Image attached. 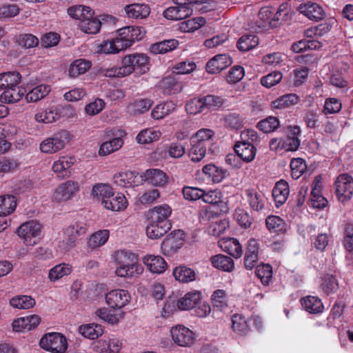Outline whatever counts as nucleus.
Segmentation results:
<instances>
[{"mask_svg":"<svg viewBox=\"0 0 353 353\" xmlns=\"http://www.w3.org/2000/svg\"><path fill=\"white\" fill-rule=\"evenodd\" d=\"M79 332L85 338L94 339L102 334L103 330L101 325L97 324H88L79 327Z\"/></svg>","mask_w":353,"mask_h":353,"instance_id":"52","label":"nucleus"},{"mask_svg":"<svg viewBox=\"0 0 353 353\" xmlns=\"http://www.w3.org/2000/svg\"><path fill=\"white\" fill-rule=\"evenodd\" d=\"M255 274L264 285H269L272 278V268L269 264L257 265Z\"/></svg>","mask_w":353,"mask_h":353,"instance_id":"54","label":"nucleus"},{"mask_svg":"<svg viewBox=\"0 0 353 353\" xmlns=\"http://www.w3.org/2000/svg\"><path fill=\"white\" fill-rule=\"evenodd\" d=\"M101 24V21L92 15L91 17L83 19L79 26L82 31L87 34H96L99 31Z\"/></svg>","mask_w":353,"mask_h":353,"instance_id":"45","label":"nucleus"},{"mask_svg":"<svg viewBox=\"0 0 353 353\" xmlns=\"http://www.w3.org/2000/svg\"><path fill=\"white\" fill-rule=\"evenodd\" d=\"M288 135L284 141V150L286 152L296 151L300 146L301 129L298 125L289 126L288 128Z\"/></svg>","mask_w":353,"mask_h":353,"instance_id":"12","label":"nucleus"},{"mask_svg":"<svg viewBox=\"0 0 353 353\" xmlns=\"http://www.w3.org/2000/svg\"><path fill=\"white\" fill-rule=\"evenodd\" d=\"M201 299L199 292H190L177 301V307L181 310H188L194 307Z\"/></svg>","mask_w":353,"mask_h":353,"instance_id":"28","label":"nucleus"},{"mask_svg":"<svg viewBox=\"0 0 353 353\" xmlns=\"http://www.w3.org/2000/svg\"><path fill=\"white\" fill-rule=\"evenodd\" d=\"M245 194L252 210L261 212L265 208L266 200L263 194L258 192L254 189H248L245 191Z\"/></svg>","mask_w":353,"mask_h":353,"instance_id":"20","label":"nucleus"},{"mask_svg":"<svg viewBox=\"0 0 353 353\" xmlns=\"http://www.w3.org/2000/svg\"><path fill=\"white\" fill-rule=\"evenodd\" d=\"M161 86L164 92L172 94L179 92L181 90V85L173 77L168 76L161 82Z\"/></svg>","mask_w":353,"mask_h":353,"instance_id":"57","label":"nucleus"},{"mask_svg":"<svg viewBox=\"0 0 353 353\" xmlns=\"http://www.w3.org/2000/svg\"><path fill=\"white\" fill-rule=\"evenodd\" d=\"M301 305L305 311L311 314L321 313L323 305L321 300L314 296H307L301 300Z\"/></svg>","mask_w":353,"mask_h":353,"instance_id":"26","label":"nucleus"},{"mask_svg":"<svg viewBox=\"0 0 353 353\" xmlns=\"http://www.w3.org/2000/svg\"><path fill=\"white\" fill-rule=\"evenodd\" d=\"M300 12L303 14L310 20L318 21L324 17L323 8L315 3H308L301 5L299 7Z\"/></svg>","mask_w":353,"mask_h":353,"instance_id":"19","label":"nucleus"},{"mask_svg":"<svg viewBox=\"0 0 353 353\" xmlns=\"http://www.w3.org/2000/svg\"><path fill=\"white\" fill-rule=\"evenodd\" d=\"M26 90L23 88L10 86L6 89L1 94L0 99L2 102L12 103L19 101L24 95Z\"/></svg>","mask_w":353,"mask_h":353,"instance_id":"31","label":"nucleus"},{"mask_svg":"<svg viewBox=\"0 0 353 353\" xmlns=\"http://www.w3.org/2000/svg\"><path fill=\"white\" fill-rule=\"evenodd\" d=\"M113 189L106 183H97L92 188V195L101 202L103 205L110 196H112Z\"/></svg>","mask_w":353,"mask_h":353,"instance_id":"35","label":"nucleus"},{"mask_svg":"<svg viewBox=\"0 0 353 353\" xmlns=\"http://www.w3.org/2000/svg\"><path fill=\"white\" fill-rule=\"evenodd\" d=\"M170 228L171 225L150 221L145 232L148 238L157 239L163 236Z\"/></svg>","mask_w":353,"mask_h":353,"instance_id":"33","label":"nucleus"},{"mask_svg":"<svg viewBox=\"0 0 353 353\" xmlns=\"http://www.w3.org/2000/svg\"><path fill=\"white\" fill-rule=\"evenodd\" d=\"M153 104V101L150 99H138L128 105V111L133 115H139L148 111Z\"/></svg>","mask_w":353,"mask_h":353,"instance_id":"29","label":"nucleus"},{"mask_svg":"<svg viewBox=\"0 0 353 353\" xmlns=\"http://www.w3.org/2000/svg\"><path fill=\"white\" fill-rule=\"evenodd\" d=\"M70 140V133L61 130L52 137L44 139L40 143V150L43 153L53 154L63 149Z\"/></svg>","mask_w":353,"mask_h":353,"instance_id":"2","label":"nucleus"},{"mask_svg":"<svg viewBox=\"0 0 353 353\" xmlns=\"http://www.w3.org/2000/svg\"><path fill=\"white\" fill-rule=\"evenodd\" d=\"M179 41L176 39L164 40L152 44L150 46V51L154 54H165L177 48Z\"/></svg>","mask_w":353,"mask_h":353,"instance_id":"39","label":"nucleus"},{"mask_svg":"<svg viewBox=\"0 0 353 353\" xmlns=\"http://www.w3.org/2000/svg\"><path fill=\"white\" fill-rule=\"evenodd\" d=\"M220 246L223 250L234 258H239L243 253L241 246L237 239L230 238L221 241Z\"/></svg>","mask_w":353,"mask_h":353,"instance_id":"34","label":"nucleus"},{"mask_svg":"<svg viewBox=\"0 0 353 353\" xmlns=\"http://www.w3.org/2000/svg\"><path fill=\"white\" fill-rule=\"evenodd\" d=\"M91 67L90 61L85 59L75 60L69 69L70 76L77 77L80 74H84Z\"/></svg>","mask_w":353,"mask_h":353,"instance_id":"48","label":"nucleus"},{"mask_svg":"<svg viewBox=\"0 0 353 353\" xmlns=\"http://www.w3.org/2000/svg\"><path fill=\"white\" fill-rule=\"evenodd\" d=\"M279 126V121L276 117H268L257 124V127L265 133L272 132L276 130Z\"/></svg>","mask_w":353,"mask_h":353,"instance_id":"61","label":"nucleus"},{"mask_svg":"<svg viewBox=\"0 0 353 353\" xmlns=\"http://www.w3.org/2000/svg\"><path fill=\"white\" fill-rule=\"evenodd\" d=\"M117 268L115 273L120 277H132L140 274L143 268L137 262L135 255L131 252L121 250L116 254Z\"/></svg>","mask_w":353,"mask_h":353,"instance_id":"1","label":"nucleus"},{"mask_svg":"<svg viewBox=\"0 0 353 353\" xmlns=\"http://www.w3.org/2000/svg\"><path fill=\"white\" fill-rule=\"evenodd\" d=\"M161 133L159 130L145 129L141 130L137 136V141L141 144L149 143L159 139Z\"/></svg>","mask_w":353,"mask_h":353,"instance_id":"51","label":"nucleus"},{"mask_svg":"<svg viewBox=\"0 0 353 353\" xmlns=\"http://www.w3.org/2000/svg\"><path fill=\"white\" fill-rule=\"evenodd\" d=\"M184 241V232L181 230H174L168 234L162 241L161 250L165 256H173L182 248Z\"/></svg>","mask_w":353,"mask_h":353,"instance_id":"4","label":"nucleus"},{"mask_svg":"<svg viewBox=\"0 0 353 353\" xmlns=\"http://www.w3.org/2000/svg\"><path fill=\"white\" fill-rule=\"evenodd\" d=\"M192 145L189 151V157L194 162L201 161L206 154V146L202 143L192 141Z\"/></svg>","mask_w":353,"mask_h":353,"instance_id":"58","label":"nucleus"},{"mask_svg":"<svg viewBox=\"0 0 353 353\" xmlns=\"http://www.w3.org/2000/svg\"><path fill=\"white\" fill-rule=\"evenodd\" d=\"M117 36L121 37V39H125V42L130 43V46L135 41L141 40L143 37L140 28L134 26H127L119 29L117 31Z\"/></svg>","mask_w":353,"mask_h":353,"instance_id":"24","label":"nucleus"},{"mask_svg":"<svg viewBox=\"0 0 353 353\" xmlns=\"http://www.w3.org/2000/svg\"><path fill=\"white\" fill-rule=\"evenodd\" d=\"M21 81V74L17 72H8L0 74V90H4L10 86L17 85Z\"/></svg>","mask_w":353,"mask_h":353,"instance_id":"40","label":"nucleus"},{"mask_svg":"<svg viewBox=\"0 0 353 353\" xmlns=\"http://www.w3.org/2000/svg\"><path fill=\"white\" fill-rule=\"evenodd\" d=\"M289 194L288 184L285 181H280L275 184L272 190V196L276 203L283 204Z\"/></svg>","mask_w":353,"mask_h":353,"instance_id":"38","label":"nucleus"},{"mask_svg":"<svg viewBox=\"0 0 353 353\" xmlns=\"http://www.w3.org/2000/svg\"><path fill=\"white\" fill-rule=\"evenodd\" d=\"M128 205V203L124 194L121 193L114 194L113 192L112 196H110L107 201H105L103 206L107 210L119 212L124 210Z\"/></svg>","mask_w":353,"mask_h":353,"instance_id":"16","label":"nucleus"},{"mask_svg":"<svg viewBox=\"0 0 353 353\" xmlns=\"http://www.w3.org/2000/svg\"><path fill=\"white\" fill-rule=\"evenodd\" d=\"M125 11L128 17L144 19L149 15L150 9L148 5L144 3H133L126 6Z\"/></svg>","mask_w":353,"mask_h":353,"instance_id":"22","label":"nucleus"},{"mask_svg":"<svg viewBox=\"0 0 353 353\" xmlns=\"http://www.w3.org/2000/svg\"><path fill=\"white\" fill-rule=\"evenodd\" d=\"M171 335L174 342L181 347H190L194 342V334L189 328L177 325L171 329Z\"/></svg>","mask_w":353,"mask_h":353,"instance_id":"7","label":"nucleus"},{"mask_svg":"<svg viewBox=\"0 0 353 353\" xmlns=\"http://www.w3.org/2000/svg\"><path fill=\"white\" fill-rule=\"evenodd\" d=\"M212 265L220 270L231 272L234 269V260L223 254H217L211 258Z\"/></svg>","mask_w":353,"mask_h":353,"instance_id":"30","label":"nucleus"},{"mask_svg":"<svg viewBox=\"0 0 353 353\" xmlns=\"http://www.w3.org/2000/svg\"><path fill=\"white\" fill-rule=\"evenodd\" d=\"M236 154L245 162L252 161L256 156V149L250 143H238L234 145Z\"/></svg>","mask_w":353,"mask_h":353,"instance_id":"21","label":"nucleus"},{"mask_svg":"<svg viewBox=\"0 0 353 353\" xmlns=\"http://www.w3.org/2000/svg\"><path fill=\"white\" fill-rule=\"evenodd\" d=\"M321 288L326 294L335 292L339 288L336 279L332 274H326L322 278Z\"/></svg>","mask_w":353,"mask_h":353,"instance_id":"60","label":"nucleus"},{"mask_svg":"<svg viewBox=\"0 0 353 353\" xmlns=\"http://www.w3.org/2000/svg\"><path fill=\"white\" fill-rule=\"evenodd\" d=\"M335 192L338 200L345 203L353 196V178L348 174H341L335 180Z\"/></svg>","mask_w":353,"mask_h":353,"instance_id":"6","label":"nucleus"},{"mask_svg":"<svg viewBox=\"0 0 353 353\" xmlns=\"http://www.w3.org/2000/svg\"><path fill=\"white\" fill-rule=\"evenodd\" d=\"M266 226L272 232H281L285 230L284 221L278 216H269L266 219Z\"/></svg>","mask_w":353,"mask_h":353,"instance_id":"59","label":"nucleus"},{"mask_svg":"<svg viewBox=\"0 0 353 353\" xmlns=\"http://www.w3.org/2000/svg\"><path fill=\"white\" fill-rule=\"evenodd\" d=\"M232 64V60L227 54H217L208 61L206 71L210 74H218Z\"/></svg>","mask_w":353,"mask_h":353,"instance_id":"11","label":"nucleus"},{"mask_svg":"<svg viewBox=\"0 0 353 353\" xmlns=\"http://www.w3.org/2000/svg\"><path fill=\"white\" fill-rule=\"evenodd\" d=\"M109 230H101L92 234L88 241V245L91 248H96L104 245L109 238Z\"/></svg>","mask_w":353,"mask_h":353,"instance_id":"50","label":"nucleus"},{"mask_svg":"<svg viewBox=\"0 0 353 353\" xmlns=\"http://www.w3.org/2000/svg\"><path fill=\"white\" fill-rule=\"evenodd\" d=\"M143 262L151 272L155 274H161L168 268L164 259L158 255H146L143 257Z\"/></svg>","mask_w":353,"mask_h":353,"instance_id":"14","label":"nucleus"},{"mask_svg":"<svg viewBox=\"0 0 353 353\" xmlns=\"http://www.w3.org/2000/svg\"><path fill=\"white\" fill-rule=\"evenodd\" d=\"M192 14V8L176 5L167 8L163 12V16L168 19L176 21L185 19Z\"/></svg>","mask_w":353,"mask_h":353,"instance_id":"17","label":"nucleus"},{"mask_svg":"<svg viewBox=\"0 0 353 353\" xmlns=\"http://www.w3.org/2000/svg\"><path fill=\"white\" fill-rule=\"evenodd\" d=\"M41 347L52 353H64L68 343L65 337L57 332L45 334L40 340Z\"/></svg>","mask_w":353,"mask_h":353,"instance_id":"5","label":"nucleus"},{"mask_svg":"<svg viewBox=\"0 0 353 353\" xmlns=\"http://www.w3.org/2000/svg\"><path fill=\"white\" fill-rule=\"evenodd\" d=\"M10 304L14 308L26 310L33 307L35 305V301L30 296L21 295L10 299Z\"/></svg>","mask_w":353,"mask_h":353,"instance_id":"46","label":"nucleus"},{"mask_svg":"<svg viewBox=\"0 0 353 353\" xmlns=\"http://www.w3.org/2000/svg\"><path fill=\"white\" fill-rule=\"evenodd\" d=\"M50 92L48 85L41 84L29 91L26 95V99L28 102H37L44 98Z\"/></svg>","mask_w":353,"mask_h":353,"instance_id":"43","label":"nucleus"},{"mask_svg":"<svg viewBox=\"0 0 353 353\" xmlns=\"http://www.w3.org/2000/svg\"><path fill=\"white\" fill-rule=\"evenodd\" d=\"M175 108L172 102H166L156 105L151 112V117L154 119H161L170 114Z\"/></svg>","mask_w":353,"mask_h":353,"instance_id":"44","label":"nucleus"},{"mask_svg":"<svg viewBox=\"0 0 353 353\" xmlns=\"http://www.w3.org/2000/svg\"><path fill=\"white\" fill-rule=\"evenodd\" d=\"M300 101V97L296 94H284L272 101L273 109H285L296 105Z\"/></svg>","mask_w":353,"mask_h":353,"instance_id":"27","label":"nucleus"},{"mask_svg":"<svg viewBox=\"0 0 353 353\" xmlns=\"http://www.w3.org/2000/svg\"><path fill=\"white\" fill-rule=\"evenodd\" d=\"M74 162L75 159L73 157H62L54 162L52 169L59 176L64 177L68 175V170Z\"/></svg>","mask_w":353,"mask_h":353,"instance_id":"25","label":"nucleus"},{"mask_svg":"<svg viewBox=\"0 0 353 353\" xmlns=\"http://www.w3.org/2000/svg\"><path fill=\"white\" fill-rule=\"evenodd\" d=\"M41 225L34 220L23 223L17 229V234L23 240L26 245L33 246L40 239Z\"/></svg>","mask_w":353,"mask_h":353,"instance_id":"3","label":"nucleus"},{"mask_svg":"<svg viewBox=\"0 0 353 353\" xmlns=\"http://www.w3.org/2000/svg\"><path fill=\"white\" fill-rule=\"evenodd\" d=\"M17 43L25 48H32L39 45V39L32 34H19L17 37Z\"/></svg>","mask_w":353,"mask_h":353,"instance_id":"63","label":"nucleus"},{"mask_svg":"<svg viewBox=\"0 0 353 353\" xmlns=\"http://www.w3.org/2000/svg\"><path fill=\"white\" fill-rule=\"evenodd\" d=\"M259 45V38L252 34L242 36L237 42V47L239 50L246 52L254 48Z\"/></svg>","mask_w":353,"mask_h":353,"instance_id":"49","label":"nucleus"},{"mask_svg":"<svg viewBox=\"0 0 353 353\" xmlns=\"http://www.w3.org/2000/svg\"><path fill=\"white\" fill-rule=\"evenodd\" d=\"M122 342L119 339L112 338L109 341L100 340L95 345L97 351L105 353H119Z\"/></svg>","mask_w":353,"mask_h":353,"instance_id":"23","label":"nucleus"},{"mask_svg":"<svg viewBox=\"0 0 353 353\" xmlns=\"http://www.w3.org/2000/svg\"><path fill=\"white\" fill-rule=\"evenodd\" d=\"M203 172L213 183H220L224 178L226 172L214 164H208L203 168Z\"/></svg>","mask_w":353,"mask_h":353,"instance_id":"37","label":"nucleus"},{"mask_svg":"<svg viewBox=\"0 0 353 353\" xmlns=\"http://www.w3.org/2000/svg\"><path fill=\"white\" fill-rule=\"evenodd\" d=\"M17 199L13 195L0 196V216H6L16 209Z\"/></svg>","mask_w":353,"mask_h":353,"instance_id":"36","label":"nucleus"},{"mask_svg":"<svg viewBox=\"0 0 353 353\" xmlns=\"http://www.w3.org/2000/svg\"><path fill=\"white\" fill-rule=\"evenodd\" d=\"M172 275L176 281L182 283H188L196 279L194 270L186 265H179L174 268Z\"/></svg>","mask_w":353,"mask_h":353,"instance_id":"18","label":"nucleus"},{"mask_svg":"<svg viewBox=\"0 0 353 353\" xmlns=\"http://www.w3.org/2000/svg\"><path fill=\"white\" fill-rule=\"evenodd\" d=\"M137 174L133 171H127L114 174V183L123 187H130L136 183Z\"/></svg>","mask_w":353,"mask_h":353,"instance_id":"41","label":"nucleus"},{"mask_svg":"<svg viewBox=\"0 0 353 353\" xmlns=\"http://www.w3.org/2000/svg\"><path fill=\"white\" fill-rule=\"evenodd\" d=\"M133 61L134 71L139 70L141 72L145 73L148 70V57L145 54H130Z\"/></svg>","mask_w":353,"mask_h":353,"instance_id":"64","label":"nucleus"},{"mask_svg":"<svg viewBox=\"0 0 353 353\" xmlns=\"http://www.w3.org/2000/svg\"><path fill=\"white\" fill-rule=\"evenodd\" d=\"M259 243L252 239L248 241V248L244 257V265L247 270H252L258 263Z\"/></svg>","mask_w":353,"mask_h":353,"instance_id":"15","label":"nucleus"},{"mask_svg":"<svg viewBox=\"0 0 353 353\" xmlns=\"http://www.w3.org/2000/svg\"><path fill=\"white\" fill-rule=\"evenodd\" d=\"M117 35L116 38L106 41L100 46V52L104 54H115L130 47V43Z\"/></svg>","mask_w":353,"mask_h":353,"instance_id":"13","label":"nucleus"},{"mask_svg":"<svg viewBox=\"0 0 353 353\" xmlns=\"http://www.w3.org/2000/svg\"><path fill=\"white\" fill-rule=\"evenodd\" d=\"M289 8L287 3L281 4L276 13H273L272 19L270 21V26L275 28L280 24V21H284L288 16Z\"/></svg>","mask_w":353,"mask_h":353,"instance_id":"62","label":"nucleus"},{"mask_svg":"<svg viewBox=\"0 0 353 353\" xmlns=\"http://www.w3.org/2000/svg\"><path fill=\"white\" fill-rule=\"evenodd\" d=\"M59 118V114L57 110L52 108H47L37 113L34 119L38 122L44 123H51L56 121Z\"/></svg>","mask_w":353,"mask_h":353,"instance_id":"53","label":"nucleus"},{"mask_svg":"<svg viewBox=\"0 0 353 353\" xmlns=\"http://www.w3.org/2000/svg\"><path fill=\"white\" fill-rule=\"evenodd\" d=\"M71 272V268L65 263L59 264L52 268L48 274L50 281H55L64 276L68 275Z\"/></svg>","mask_w":353,"mask_h":353,"instance_id":"56","label":"nucleus"},{"mask_svg":"<svg viewBox=\"0 0 353 353\" xmlns=\"http://www.w3.org/2000/svg\"><path fill=\"white\" fill-rule=\"evenodd\" d=\"M145 177L146 181L154 186H163L168 182L166 174L159 169L146 170Z\"/></svg>","mask_w":353,"mask_h":353,"instance_id":"32","label":"nucleus"},{"mask_svg":"<svg viewBox=\"0 0 353 353\" xmlns=\"http://www.w3.org/2000/svg\"><path fill=\"white\" fill-rule=\"evenodd\" d=\"M171 214L172 208L168 204L158 205L148 210V219L150 221L171 225L168 219Z\"/></svg>","mask_w":353,"mask_h":353,"instance_id":"8","label":"nucleus"},{"mask_svg":"<svg viewBox=\"0 0 353 353\" xmlns=\"http://www.w3.org/2000/svg\"><path fill=\"white\" fill-rule=\"evenodd\" d=\"M130 294L124 290H114L105 296L107 304L112 308L121 309L125 306L130 300Z\"/></svg>","mask_w":353,"mask_h":353,"instance_id":"9","label":"nucleus"},{"mask_svg":"<svg viewBox=\"0 0 353 353\" xmlns=\"http://www.w3.org/2000/svg\"><path fill=\"white\" fill-rule=\"evenodd\" d=\"M79 190L77 182L68 181L56 188L53 197L58 202L65 201L72 198Z\"/></svg>","mask_w":353,"mask_h":353,"instance_id":"10","label":"nucleus"},{"mask_svg":"<svg viewBox=\"0 0 353 353\" xmlns=\"http://www.w3.org/2000/svg\"><path fill=\"white\" fill-rule=\"evenodd\" d=\"M206 21L203 17H195L180 23V30L185 32H194L202 27Z\"/></svg>","mask_w":353,"mask_h":353,"instance_id":"55","label":"nucleus"},{"mask_svg":"<svg viewBox=\"0 0 353 353\" xmlns=\"http://www.w3.org/2000/svg\"><path fill=\"white\" fill-rule=\"evenodd\" d=\"M123 141L121 138L117 137L112 140L103 143L99 148V154L101 156H106L121 148Z\"/></svg>","mask_w":353,"mask_h":353,"instance_id":"42","label":"nucleus"},{"mask_svg":"<svg viewBox=\"0 0 353 353\" xmlns=\"http://www.w3.org/2000/svg\"><path fill=\"white\" fill-rule=\"evenodd\" d=\"M68 14L75 19L80 20V22L87 17H91L93 12L89 7L84 6H72L68 9Z\"/></svg>","mask_w":353,"mask_h":353,"instance_id":"47","label":"nucleus"}]
</instances>
